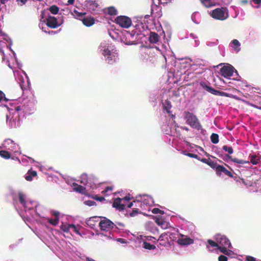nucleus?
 Segmentation results:
<instances>
[{
    "label": "nucleus",
    "mask_w": 261,
    "mask_h": 261,
    "mask_svg": "<svg viewBox=\"0 0 261 261\" xmlns=\"http://www.w3.org/2000/svg\"><path fill=\"white\" fill-rule=\"evenodd\" d=\"M115 22L120 27L124 28H129L132 24L131 19L125 16H118L115 19Z\"/></svg>",
    "instance_id": "obj_14"
},
{
    "label": "nucleus",
    "mask_w": 261,
    "mask_h": 261,
    "mask_svg": "<svg viewBox=\"0 0 261 261\" xmlns=\"http://www.w3.org/2000/svg\"><path fill=\"white\" fill-rule=\"evenodd\" d=\"M186 155L188 156H189L190 158H194V159H198V155L195 154L188 153L186 154Z\"/></svg>",
    "instance_id": "obj_56"
},
{
    "label": "nucleus",
    "mask_w": 261,
    "mask_h": 261,
    "mask_svg": "<svg viewBox=\"0 0 261 261\" xmlns=\"http://www.w3.org/2000/svg\"><path fill=\"white\" fill-rule=\"evenodd\" d=\"M107 12L108 13L111 15H116L117 14V10L113 7H110L107 8Z\"/></svg>",
    "instance_id": "obj_38"
},
{
    "label": "nucleus",
    "mask_w": 261,
    "mask_h": 261,
    "mask_svg": "<svg viewBox=\"0 0 261 261\" xmlns=\"http://www.w3.org/2000/svg\"><path fill=\"white\" fill-rule=\"evenodd\" d=\"M152 212L153 214H163L164 212L160 210L158 208H154L152 210Z\"/></svg>",
    "instance_id": "obj_53"
},
{
    "label": "nucleus",
    "mask_w": 261,
    "mask_h": 261,
    "mask_svg": "<svg viewBox=\"0 0 261 261\" xmlns=\"http://www.w3.org/2000/svg\"><path fill=\"white\" fill-rule=\"evenodd\" d=\"M8 100V99L5 97L4 93L0 91V101H7Z\"/></svg>",
    "instance_id": "obj_52"
},
{
    "label": "nucleus",
    "mask_w": 261,
    "mask_h": 261,
    "mask_svg": "<svg viewBox=\"0 0 261 261\" xmlns=\"http://www.w3.org/2000/svg\"><path fill=\"white\" fill-rule=\"evenodd\" d=\"M27 2V0H16V2L18 4V5L20 6H22L24 5L26 2Z\"/></svg>",
    "instance_id": "obj_55"
},
{
    "label": "nucleus",
    "mask_w": 261,
    "mask_h": 261,
    "mask_svg": "<svg viewBox=\"0 0 261 261\" xmlns=\"http://www.w3.org/2000/svg\"><path fill=\"white\" fill-rule=\"evenodd\" d=\"M82 22L85 25L90 27L94 23V19L91 17H87L82 20Z\"/></svg>",
    "instance_id": "obj_25"
},
{
    "label": "nucleus",
    "mask_w": 261,
    "mask_h": 261,
    "mask_svg": "<svg viewBox=\"0 0 261 261\" xmlns=\"http://www.w3.org/2000/svg\"><path fill=\"white\" fill-rule=\"evenodd\" d=\"M137 203H138L142 210L150 211L153 205L154 201L152 197L146 194L139 195L136 196Z\"/></svg>",
    "instance_id": "obj_5"
},
{
    "label": "nucleus",
    "mask_w": 261,
    "mask_h": 261,
    "mask_svg": "<svg viewBox=\"0 0 261 261\" xmlns=\"http://www.w3.org/2000/svg\"><path fill=\"white\" fill-rule=\"evenodd\" d=\"M240 257H237V259L240 261H242L243 259H245V261H255V258L251 256L245 255L244 256H240Z\"/></svg>",
    "instance_id": "obj_36"
},
{
    "label": "nucleus",
    "mask_w": 261,
    "mask_h": 261,
    "mask_svg": "<svg viewBox=\"0 0 261 261\" xmlns=\"http://www.w3.org/2000/svg\"><path fill=\"white\" fill-rule=\"evenodd\" d=\"M81 227L80 225H75L73 224H69L67 223H62L61 225V229L63 231L68 232L71 230H72L73 232L79 234H80L79 231Z\"/></svg>",
    "instance_id": "obj_15"
},
{
    "label": "nucleus",
    "mask_w": 261,
    "mask_h": 261,
    "mask_svg": "<svg viewBox=\"0 0 261 261\" xmlns=\"http://www.w3.org/2000/svg\"><path fill=\"white\" fill-rule=\"evenodd\" d=\"M0 156L6 159H8L10 158V153L8 151L5 150L0 151Z\"/></svg>",
    "instance_id": "obj_39"
},
{
    "label": "nucleus",
    "mask_w": 261,
    "mask_h": 261,
    "mask_svg": "<svg viewBox=\"0 0 261 261\" xmlns=\"http://www.w3.org/2000/svg\"><path fill=\"white\" fill-rule=\"evenodd\" d=\"M200 1L206 7H210L212 5L210 0H200Z\"/></svg>",
    "instance_id": "obj_48"
},
{
    "label": "nucleus",
    "mask_w": 261,
    "mask_h": 261,
    "mask_svg": "<svg viewBox=\"0 0 261 261\" xmlns=\"http://www.w3.org/2000/svg\"><path fill=\"white\" fill-rule=\"evenodd\" d=\"M5 46L7 47H9L8 45L6 44L5 42H4V41H2V40H0V52L3 55V60H5V55H4V52L3 50L2 49V48L3 47H5Z\"/></svg>",
    "instance_id": "obj_40"
},
{
    "label": "nucleus",
    "mask_w": 261,
    "mask_h": 261,
    "mask_svg": "<svg viewBox=\"0 0 261 261\" xmlns=\"http://www.w3.org/2000/svg\"><path fill=\"white\" fill-rule=\"evenodd\" d=\"M155 222L159 225H160L163 229H166L168 227V224L167 222L163 221L162 220L157 219L155 220Z\"/></svg>",
    "instance_id": "obj_33"
},
{
    "label": "nucleus",
    "mask_w": 261,
    "mask_h": 261,
    "mask_svg": "<svg viewBox=\"0 0 261 261\" xmlns=\"http://www.w3.org/2000/svg\"><path fill=\"white\" fill-rule=\"evenodd\" d=\"M229 158L230 159V160L233 162V163L237 164H249V161H245L243 160L239 159L237 158H232L231 156H229Z\"/></svg>",
    "instance_id": "obj_29"
},
{
    "label": "nucleus",
    "mask_w": 261,
    "mask_h": 261,
    "mask_svg": "<svg viewBox=\"0 0 261 261\" xmlns=\"http://www.w3.org/2000/svg\"><path fill=\"white\" fill-rule=\"evenodd\" d=\"M139 209L138 208H133L132 212L130 213L131 217L135 216L137 214L139 213Z\"/></svg>",
    "instance_id": "obj_51"
},
{
    "label": "nucleus",
    "mask_w": 261,
    "mask_h": 261,
    "mask_svg": "<svg viewBox=\"0 0 261 261\" xmlns=\"http://www.w3.org/2000/svg\"><path fill=\"white\" fill-rule=\"evenodd\" d=\"M179 236L177 241L178 244L179 245L185 246L191 245L194 243L193 240L188 237L187 236L180 234Z\"/></svg>",
    "instance_id": "obj_16"
},
{
    "label": "nucleus",
    "mask_w": 261,
    "mask_h": 261,
    "mask_svg": "<svg viewBox=\"0 0 261 261\" xmlns=\"http://www.w3.org/2000/svg\"><path fill=\"white\" fill-rule=\"evenodd\" d=\"M51 214L52 216L55 217V218H59L60 213L56 211H52L51 212Z\"/></svg>",
    "instance_id": "obj_54"
},
{
    "label": "nucleus",
    "mask_w": 261,
    "mask_h": 261,
    "mask_svg": "<svg viewBox=\"0 0 261 261\" xmlns=\"http://www.w3.org/2000/svg\"><path fill=\"white\" fill-rule=\"evenodd\" d=\"M166 233H168V237L170 242V245H171L172 241H173L177 238L176 236L178 235V234L176 232H170L169 231H167Z\"/></svg>",
    "instance_id": "obj_31"
},
{
    "label": "nucleus",
    "mask_w": 261,
    "mask_h": 261,
    "mask_svg": "<svg viewBox=\"0 0 261 261\" xmlns=\"http://www.w3.org/2000/svg\"><path fill=\"white\" fill-rule=\"evenodd\" d=\"M81 182L87 186V187H90L92 189H94L95 188V186L92 185L91 183H90L88 179V176L86 174H83L81 175Z\"/></svg>",
    "instance_id": "obj_20"
},
{
    "label": "nucleus",
    "mask_w": 261,
    "mask_h": 261,
    "mask_svg": "<svg viewBox=\"0 0 261 261\" xmlns=\"http://www.w3.org/2000/svg\"><path fill=\"white\" fill-rule=\"evenodd\" d=\"M3 146L6 149L9 150L14 153L20 154L19 145L15 144L13 140L10 139H6L4 141Z\"/></svg>",
    "instance_id": "obj_11"
},
{
    "label": "nucleus",
    "mask_w": 261,
    "mask_h": 261,
    "mask_svg": "<svg viewBox=\"0 0 261 261\" xmlns=\"http://www.w3.org/2000/svg\"><path fill=\"white\" fill-rule=\"evenodd\" d=\"M99 217L97 216L92 217L90 218L86 221V224L88 226H89L91 228H94L95 226L96 222L98 221V219Z\"/></svg>",
    "instance_id": "obj_21"
},
{
    "label": "nucleus",
    "mask_w": 261,
    "mask_h": 261,
    "mask_svg": "<svg viewBox=\"0 0 261 261\" xmlns=\"http://www.w3.org/2000/svg\"><path fill=\"white\" fill-rule=\"evenodd\" d=\"M14 75L16 80H17L20 86L22 87V85L24 83V79L23 76L21 74L20 72L18 70L13 71Z\"/></svg>",
    "instance_id": "obj_23"
},
{
    "label": "nucleus",
    "mask_w": 261,
    "mask_h": 261,
    "mask_svg": "<svg viewBox=\"0 0 261 261\" xmlns=\"http://www.w3.org/2000/svg\"><path fill=\"white\" fill-rule=\"evenodd\" d=\"M222 149L225 152H227L229 154H231L233 152L232 148L227 145H224L222 147Z\"/></svg>",
    "instance_id": "obj_42"
},
{
    "label": "nucleus",
    "mask_w": 261,
    "mask_h": 261,
    "mask_svg": "<svg viewBox=\"0 0 261 261\" xmlns=\"http://www.w3.org/2000/svg\"><path fill=\"white\" fill-rule=\"evenodd\" d=\"M101 219L99 226L101 230L107 232L114 227L115 225L111 220L106 217H101Z\"/></svg>",
    "instance_id": "obj_12"
},
{
    "label": "nucleus",
    "mask_w": 261,
    "mask_h": 261,
    "mask_svg": "<svg viewBox=\"0 0 261 261\" xmlns=\"http://www.w3.org/2000/svg\"><path fill=\"white\" fill-rule=\"evenodd\" d=\"M163 105L164 110L165 111L169 114H170L171 113L170 109L172 108V105L171 104V102L169 100H166L163 103Z\"/></svg>",
    "instance_id": "obj_26"
},
{
    "label": "nucleus",
    "mask_w": 261,
    "mask_h": 261,
    "mask_svg": "<svg viewBox=\"0 0 261 261\" xmlns=\"http://www.w3.org/2000/svg\"><path fill=\"white\" fill-rule=\"evenodd\" d=\"M18 198L20 203L23 205L25 211H36L35 209L37 206L36 202L27 200L25 195L21 192L18 193Z\"/></svg>",
    "instance_id": "obj_6"
},
{
    "label": "nucleus",
    "mask_w": 261,
    "mask_h": 261,
    "mask_svg": "<svg viewBox=\"0 0 261 261\" xmlns=\"http://www.w3.org/2000/svg\"><path fill=\"white\" fill-rule=\"evenodd\" d=\"M214 241L211 240L207 241V248L211 251H216L217 253H222L224 255H221L218 257V261H227L228 258H234L235 254L233 252L227 249V247H231V243L229 240L224 235L217 234L215 236Z\"/></svg>",
    "instance_id": "obj_1"
},
{
    "label": "nucleus",
    "mask_w": 261,
    "mask_h": 261,
    "mask_svg": "<svg viewBox=\"0 0 261 261\" xmlns=\"http://www.w3.org/2000/svg\"><path fill=\"white\" fill-rule=\"evenodd\" d=\"M28 160H29L31 163H33V162H35V161L33 159H32L31 158H30V157H28V156H24L21 159V162L23 164H25L26 163L28 162Z\"/></svg>",
    "instance_id": "obj_46"
},
{
    "label": "nucleus",
    "mask_w": 261,
    "mask_h": 261,
    "mask_svg": "<svg viewBox=\"0 0 261 261\" xmlns=\"http://www.w3.org/2000/svg\"><path fill=\"white\" fill-rule=\"evenodd\" d=\"M158 241L159 245L165 247H169L171 246L170 242L168 237V233H163L159 237Z\"/></svg>",
    "instance_id": "obj_17"
},
{
    "label": "nucleus",
    "mask_w": 261,
    "mask_h": 261,
    "mask_svg": "<svg viewBox=\"0 0 261 261\" xmlns=\"http://www.w3.org/2000/svg\"><path fill=\"white\" fill-rule=\"evenodd\" d=\"M142 246L145 249H147L149 250H154L155 249V246L151 244L149 242H148L147 241H143Z\"/></svg>",
    "instance_id": "obj_28"
},
{
    "label": "nucleus",
    "mask_w": 261,
    "mask_h": 261,
    "mask_svg": "<svg viewBox=\"0 0 261 261\" xmlns=\"http://www.w3.org/2000/svg\"><path fill=\"white\" fill-rule=\"evenodd\" d=\"M211 15L215 19L224 20L229 17L228 11L226 8H216L211 12Z\"/></svg>",
    "instance_id": "obj_7"
},
{
    "label": "nucleus",
    "mask_w": 261,
    "mask_h": 261,
    "mask_svg": "<svg viewBox=\"0 0 261 261\" xmlns=\"http://www.w3.org/2000/svg\"><path fill=\"white\" fill-rule=\"evenodd\" d=\"M100 53L105 57L106 62L112 64L117 61L118 53L115 45L110 43L109 41L102 42L99 47Z\"/></svg>",
    "instance_id": "obj_3"
},
{
    "label": "nucleus",
    "mask_w": 261,
    "mask_h": 261,
    "mask_svg": "<svg viewBox=\"0 0 261 261\" xmlns=\"http://www.w3.org/2000/svg\"><path fill=\"white\" fill-rule=\"evenodd\" d=\"M144 238L145 239H143V241H147L148 242L150 241L155 242L156 241V239L154 237L151 236L144 237Z\"/></svg>",
    "instance_id": "obj_50"
},
{
    "label": "nucleus",
    "mask_w": 261,
    "mask_h": 261,
    "mask_svg": "<svg viewBox=\"0 0 261 261\" xmlns=\"http://www.w3.org/2000/svg\"><path fill=\"white\" fill-rule=\"evenodd\" d=\"M211 140L214 144H217L219 142V136L217 134L213 133L211 136Z\"/></svg>",
    "instance_id": "obj_37"
},
{
    "label": "nucleus",
    "mask_w": 261,
    "mask_h": 261,
    "mask_svg": "<svg viewBox=\"0 0 261 261\" xmlns=\"http://www.w3.org/2000/svg\"><path fill=\"white\" fill-rule=\"evenodd\" d=\"M253 2L256 4H259L261 3V0H252Z\"/></svg>",
    "instance_id": "obj_62"
},
{
    "label": "nucleus",
    "mask_w": 261,
    "mask_h": 261,
    "mask_svg": "<svg viewBox=\"0 0 261 261\" xmlns=\"http://www.w3.org/2000/svg\"><path fill=\"white\" fill-rule=\"evenodd\" d=\"M229 46L235 53H238L241 50V43L237 39L232 40L229 43Z\"/></svg>",
    "instance_id": "obj_18"
},
{
    "label": "nucleus",
    "mask_w": 261,
    "mask_h": 261,
    "mask_svg": "<svg viewBox=\"0 0 261 261\" xmlns=\"http://www.w3.org/2000/svg\"><path fill=\"white\" fill-rule=\"evenodd\" d=\"M129 200L130 198L127 196H125L122 198H115L114 200L113 206L114 207L120 211L124 210L126 207L128 208L132 207H134V208L140 207L138 203L136 202V199L134 200L133 202L128 203Z\"/></svg>",
    "instance_id": "obj_4"
},
{
    "label": "nucleus",
    "mask_w": 261,
    "mask_h": 261,
    "mask_svg": "<svg viewBox=\"0 0 261 261\" xmlns=\"http://www.w3.org/2000/svg\"><path fill=\"white\" fill-rule=\"evenodd\" d=\"M34 104L32 102H29V104L22 106H18L9 110V115H7V123L10 128H16L20 125L19 113L20 111L27 113L32 110Z\"/></svg>",
    "instance_id": "obj_2"
},
{
    "label": "nucleus",
    "mask_w": 261,
    "mask_h": 261,
    "mask_svg": "<svg viewBox=\"0 0 261 261\" xmlns=\"http://www.w3.org/2000/svg\"><path fill=\"white\" fill-rule=\"evenodd\" d=\"M46 25L51 28L55 29L61 25L63 20L61 17L58 18L54 16H48L46 19Z\"/></svg>",
    "instance_id": "obj_13"
},
{
    "label": "nucleus",
    "mask_w": 261,
    "mask_h": 261,
    "mask_svg": "<svg viewBox=\"0 0 261 261\" xmlns=\"http://www.w3.org/2000/svg\"><path fill=\"white\" fill-rule=\"evenodd\" d=\"M95 199L99 201H102L105 200V198L102 197H99L98 196H96Z\"/></svg>",
    "instance_id": "obj_60"
},
{
    "label": "nucleus",
    "mask_w": 261,
    "mask_h": 261,
    "mask_svg": "<svg viewBox=\"0 0 261 261\" xmlns=\"http://www.w3.org/2000/svg\"><path fill=\"white\" fill-rule=\"evenodd\" d=\"M162 130L166 134H169L170 133H171V128L169 126H166V125H163L162 126Z\"/></svg>",
    "instance_id": "obj_47"
},
{
    "label": "nucleus",
    "mask_w": 261,
    "mask_h": 261,
    "mask_svg": "<svg viewBox=\"0 0 261 261\" xmlns=\"http://www.w3.org/2000/svg\"><path fill=\"white\" fill-rule=\"evenodd\" d=\"M74 186L75 187L73 188V189L74 191H75L79 193H85L86 188H85L82 186L77 185V184H75L74 185Z\"/></svg>",
    "instance_id": "obj_34"
},
{
    "label": "nucleus",
    "mask_w": 261,
    "mask_h": 261,
    "mask_svg": "<svg viewBox=\"0 0 261 261\" xmlns=\"http://www.w3.org/2000/svg\"><path fill=\"white\" fill-rule=\"evenodd\" d=\"M207 165H208L210 167H211L212 168L216 169V167L218 166V165H217L216 163L214 162L213 161L209 160L208 162L207 163Z\"/></svg>",
    "instance_id": "obj_49"
},
{
    "label": "nucleus",
    "mask_w": 261,
    "mask_h": 261,
    "mask_svg": "<svg viewBox=\"0 0 261 261\" xmlns=\"http://www.w3.org/2000/svg\"><path fill=\"white\" fill-rule=\"evenodd\" d=\"M220 73L224 77L228 79L232 76H238V73L234 68L229 64L222 67L220 69Z\"/></svg>",
    "instance_id": "obj_10"
},
{
    "label": "nucleus",
    "mask_w": 261,
    "mask_h": 261,
    "mask_svg": "<svg viewBox=\"0 0 261 261\" xmlns=\"http://www.w3.org/2000/svg\"><path fill=\"white\" fill-rule=\"evenodd\" d=\"M101 234L103 235V236H107L109 239H111L112 238L111 233L110 232H109L108 234H104L103 233H101Z\"/></svg>",
    "instance_id": "obj_61"
},
{
    "label": "nucleus",
    "mask_w": 261,
    "mask_h": 261,
    "mask_svg": "<svg viewBox=\"0 0 261 261\" xmlns=\"http://www.w3.org/2000/svg\"><path fill=\"white\" fill-rule=\"evenodd\" d=\"M216 170L218 174H220L221 173H224L225 175H228L229 177L232 176L231 172L222 166L218 165L216 167Z\"/></svg>",
    "instance_id": "obj_19"
},
{
    "label": "nucleus",
    "mask_w": 261,
    "mask_h": 261,
    "mask_svg": "<svg viewBox=\"0 0 261 261\" xmlns=\"http://www.w3.org/2000/svg\"><path fill=\"white\" fill-rule=\"evenodd\" d=\"M113 190L112 187H107L105 190L102 191V193L105 196L110 195Z\"/></svg>",
    "instance_id": "obj_44"
},
{
    "label": "nucleus",
    "mask_w": 261,
    "mask_h": 261,
    "mask_svg": "<svg viewBox=\"0 0 261 261\" xmlns=\"http://www.w3.org/2000/svg\"><path fill=\"white\" fill-rule=\"evenodd\" d=\"M37 176V172L35 171L29 170L25 175V178L28 181H31L33 177Z\"/></svg>",
    "instance_id": "obj_27"
},
{
    "label": "nucleus",
    "mask_w": 261,
    "mask_h": 261,
    "mask_svg": "<svg viewBox=\"0 0 261 261\" xmlns=\"http://www.w3.org/2000/svg\"><path fill=\"white\" fill-rule=\"evenodd\" d=\"M2 38L4 40L6 41L7 42H10V45H12V42L10 38H9L7 35L2 32V31L0 29V38Z\"/></svg>",
    "instance_id": "obj_35"
},
{
    "label": "nucleus",
    "mask_w": 261,
    "mask_h": 261,
    "mask_svg": "<svg viewBox=\"0 0 261 261\" xmlns=\"http://www.w3.org/2000/svg\"><path fill=\"white\" fill-rule=\"evenodd\" d=\"M76 255H78L80 258L83 260H86V261H95L94 259H91L81 253H78Z\"/></svg>",
    "instance_id": "obj_43"
},
{
    "label": "nucleus",
    "mask_w": 261,
    "mask_h": 261,
    "mask_svg": "<svg viewBox=\"0 0 261 261\" xmlns=\"http://www.w3.org/2000/svg\"><path fill=\"white\" fill-rule=\"evenodd\" d=\"M117 241V242H120V243H122V244H125L126 243V240L125 239H122V238L118 239Z\"/></svg>",
    "instance_id": "obj_59"
},
{
    "label": "nucleus",
    "mask_w": 261,
    "mask_h": 261,
    "mask_svg": "<svg viewBox=\"0 0 261 261\" xmlns=\"http://www.w3.org/2000/svg\"><path fill=\"white\" fill-rule=\"evenodd\" d=\"M86 204L89 206L93 205L95 204V202L92 200H88L85 202Z\"/></svg>",
    "instance_id": "obj_57"
},
{
    "label": "nucleus",
    "mask_w": 261,
    "mask_h": 261,
    "mask_svg": "<svg viewBox=\"0 0 261 261\" xmlns=\"http://www.w3.org/2000/svg\"><path fill=\"white\" fill-rule=\"evenodd\" d=\"M185 118L186 119L187 123L191 127L198 130L201 129V126L196 116L190 112H186Z\"/></svg>",
    "instance_id": "obj_9"
},
{
    "label": "nucleus",
    "mask_w": 261,
    "mask_h": 261,
    "mask_svg": "<svg viewBox=\"0 0 261 261\" xmlns=\"http://www.w3.org/2000/svg\"><path fill=\"white\" fill-rule=\"evenodd\" d=\"M249 158L250 159V163H251L253 165H256L258 161L259 160V157L257 156L256 155H250Z\"/></svg>",
    "instance_id": "obj_32"
},
{
    "label": "nucleus",
    "mask_w": 261,
    "mask_h": 261,
    "mask_svg": "<svg viewBox=\"0 0 261 261\" xmlns=\"http://www.w3.org/2000/svg\"><path fill=\"white\" fill-rule=\"evenodd\" d=\"M218 40L216 41V42H207L206 44L208 46H213L214 45H217Z\"/></svg>",
    "instance_id": "obj_58"
},
{
    "label": "nucleus",
    "mask_w": 261,
    "mask_h": 261,
    "mask_svg": "<svg viewBox=\"0 0 261 261\" xmlns=\"http://www.w3.org/2000/svg\"><path fill=\"white\" fill-rule=\"evenodd\" d=\"M74 0H68L67 1V5H72L73 4Z\"/></svg>",
    "instance_id": "obj_64"
},
{
    "label": "nucleus",
    "mask_w": 261,
    "mask_h": 261,
    "mask_svg": "<svg viewBox=\"0 0 261 261\" xmlns=\"http://www.w3.org/2000/svg\"><path fill=\"white\" fill-rule=\"evenodd\" d=\"M137 37L135 30L132 31L131 32L125 31L123 33L121 40L126 45H132L135 44V42L137 41Z\"/></svg>",
    "instance_id": "obj_8"
},
{
    "label": "nucleus",
    "mask_w": 261,
    "mask_h": 261,
    "mask_svg": "<svg viewBox=\"0 0 261 261\" xmlns=\"http://www.w3.org/2000/svg\"><path fill=\"white\" fill-rule=\"evenodd\" d=\"M59 218L48 219V222L53 225L56 226L59 223Z\"/></svg>",
    "instance_id": "obj_45"
},
{
    "label": "nucleus",
    "mask_w": 261,
    "mask_h": 261,
    "mask_svg": "<svg viewBox=\"0 0 261 261\" xmlns=\"http://www.w3.org/2000/svg\"><path fill=\"white\" fill-rule=\"evenodd\" d=\"M200 85L207 91L210 92L211 93L215 95H219L221 92L219 91H217L216 90H215L213 89L212 88L207 86L204 83L202 82L200 83Z\"/></svg>",
    "instance_id": "obj_22"
},
{
    "label": "nucleus",
    "mask_w": 261,
    "mask_h": 261,
    "mask_svg": "<svg viewBox=\"0 0 261 261\" xmlns=\"http://www.w3.org/2000/svg\"><path fill=\"white\" fill-rule=\"evenodd\" d=\"M86 2L87 6L89 7V9L94 10V8H96L98 6V4L92 0H87Z\"/></svg>",
    "instance_id": "obj_30"
},
{
    "label": "nucleus",
    "mask_w": 261,
    "mask_h": 261,
    "mask_svg": "<svg viewBox=\"0 0 261 261\" xmlns=\"http://www.w3.org/2000/svg\"><path fill=\"white\" fill-rule=\"evenodd\" d=\"M49 10L52 14H57L59 12V9L57 6L53 5L49 7Z\"/></svg>",
    "instance_id": "obj_41"
},
{
    "label": "nucleus",
    "mask_w": 261,
    "mask_h": 261,
    "mask_svg": "<svg viewBox=\"0 0 261 261\" xmlns=\"http://www.w3.org/2000/svg\"><path fill=\"white\" fill-rule=\"evenodd\" d=\"M149 40L151 43H156L159 40L158 34L155 32H150L149 37Z\"/></svg>",
    "instance_id": "obj_24"
},
{
    "label": "nucleus",
    "mask_w": 261,
    "mask_h": 261,
    "mask_svg": "<svg viewBox=\"0 0 261 261\" xmlns=\"http://www.w3.org/2000/svg\"><path fill=\"white\" fill-rule=\"evenodd\" d=\"M152 3L156 5L157 4H159L160 3V0H152Z\"/></svg>",
    "instance_id": "obj_63"
}]
</instances>
